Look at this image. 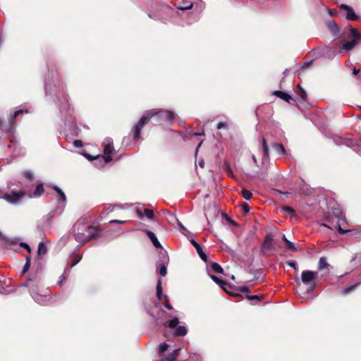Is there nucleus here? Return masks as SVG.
<instances>
[{
    "label": "nucleus",
    "instance_id": "4",
    "mask_svg": "<svg viewBox=\"0 0 361 361\" xmlns=\"http://www.w3.org/2000/svg\"><path fill=\"white\" fill-rule=\"evenodd\" d=\"M318 277V272L310 270L303 271L301 274L302 282L308 286L306 295L303 297L307 300H313L316 295L314 294V290L317 285V279Z\"/></svg>",
    "mask_w": 361,
    "mask_h": 361
},
{
    "label": "nucleus",
    "instance_id": "6",
    "mask_svg": "<svg viewBox=\"0 0 361 361\" xmlns=\"http://www.w3.org/2000/svg\"><path fill=\"white\" fill-rule=\"evenodd\" d=\"M343 34L345 35L348 38L351 39V40L345 42L342 45V49L345 51L352 50L361 40V33L351 25L344 30Z\"/></svg>",
    "mask_w": 361,
    "mask_h": 361
},
{
    "label": "nucleus",
    "instance_id": "38",
    "mask_svg": "<svg viewBox=\"0 0 361 361\" xmlns=\"http://www.w3.org/2000/svg\"><path fill=\"white\" fill-rule=\"evenodd\" d=\"M228 127V122L227 121H221L219 122L216 125V128L218 130H221L222 128H226Z\"/></svg>",
    "mask_w": 361,
    "mask_h": 361
},
{
    "label": "nucleus",
    "instance_id": "2",
    "mask_svg": "<svg viewBox=\"0 0 361 361\" xmlns=\"http://www.w3.org/2000/svg\"><path fill=\"white\" fill-rule=\"evenodd\" d=\"M152 118H154L155 123L157 124H161L163 123L171 124L174 121L175 114L171 111L162 109H153L147 111L141 116L132 130L133 137L135 140L140 138L142 128Z\"/></svg>",
    "mask_w": 361,
    "mask_h": 361
},
{
    "label": "nucleus",
    "instance_id": "62",
    "mask_svg": "<svg viewBox=\"0 0 361 361\" xmlns=\"http://www.w3.org/2000/svg\"><path fill=\"white\" fill-rule=\"evenodd\" d=\"M255 224H261V222L257 218L254 217Z\"/></svg>",
    "mask_w": 361,
    "mask_h": 361
},
{
    "label": "nucleus",
    "instance_id": "60",
    "mask_svg": "<svg viewBox=\"0 0 361 361\" xmlns=\"http://www.w3.org/2000/svg\"><path fill=\"white\" fill-rule=\"evenodd\" d=\"M195 356L196 357V360L197 361H202V357H201L200 355H195Z\"/></svg>",
    "mask_w": 361,
    "mask_h": 361
},
{
    "label": "nucleus",
    "instance_id": "41",
    "mask_svg": "<svg viewBox=\"0 0 361 361\" xmlns=\"http://www.w3.org/2000/svg\"><path fill=\"white\" fill-rule=\"evenodd\" d=\"M19 245L21 247L25 249L29 253L31 252V248H30V245L27 243H24V242H20L19 243Z\"/></svg>",
    "mask_w": 361,
    "mask_h": 361
},
{
    "label": "nucleus",
    "instance_id": "47",
    "mask_svg": "<svg viewBox=\"0 0 361 361\" xmlns=\"http://www.w3.org/2000/svg\"><path fill=\"white\" fill-rule=\"evenodd\" d=\"M73 145L75 147H81L83 144H82V140H75L74 142H73Z\"/></svg>",
    "mask_w": 361,
    "mask_h": 361
},
{
    "label": "nucleus",
    "instance_id": "7",
    "mask_svg": "<svg viewBox=\"0 0 361 361\" xmlns=\"http://www.w3.org/2000/svg\"><path fill=\"white\" fill-rule=\"evenodd\" d=\"M32 282V279H29L27 281L22 284L23 286L30 287L29 291L32 298L35 300L36 302L41 305H47L50 300V297L49 295L39 294L38 292V288L36 285H32L30 286V283Z\"/></svg>",
    "mask_w": 361,
    "mask_h": 361
},
{
    "label": "nucleus",
    "instance_id": "39",
    "mask_svg": "<svg viewBox=\"0 0 361 361\" xmlns=\"http://www.w3.org/2000/svg\"><path fill=\"white\" fill-rule=\"evenodd\" d=\"M82 155H83L85 157H86L88 160H90V161L94 160V159H101L100 155H97V156H96V157H93V156H92V155H90V154H88V153H87V152H83V153H82Z\"/></svg>",
    "mask_w": 361,
    "mask_h": 361
},
{
    "label": "nucleus",
    "instance_id": "22",
    "mask_svg": "<svg viewBox=\"0 0 361 361\" xmlns=\"http://www.w3.org/2000/svg\"><path fill=\"white\" fill-rule=\"evenodd\" d=\"M272 147L278 154H279V155H286V150L282 144L274 143L272 145Z\"/></svg>",
    "mask_w": 361,
    "mask_h": 361
},
{
    "label": "nucleus",
    "instance_id": "52",
    "mask_svg": "<svg viewBox=\"0 0 361 361\" xmlns=\"http://www.w3.org/2000/svg\"><path fill=\"white\" fill-rule=\"evenodd\" d=\"M164 306L169 310H173V307L169 303L168 301L164 303Z\"/></svg>",
    "mask_w": 361,
    "mask_h": 361
},
{
    "label": "nucleus",
    "instance_id": "15",
    "mask_svg": "<svg viewBox=\"0 0 361 361\" xmlns=\"http://www.w3.org/2000/svg\"><path fill=\"white\" fill-rule=\"evenodd\" d=\"M274 248L273 235L269 233L266 235L265 239L262 245V250H271Z\"/></svg>",
    "mask_w": 361,
    "mask_h": 361
},
{
    "label": "nucleus",
    "instance_id": "20",
    "mask_svg": "<svg viewBox=\"0 0 361 361\" xmlns=\"http://www.w3.org/2000/svg\"><path fill=\"white\" fill-rule=\"evenodd\" d=\"M261 144L262 147L263 159H268L269 157V148L267 141L264 137L261 139Z\"/></svg>",
    "mask_w": 361,
    "mask_h": 361
},
{
    "label": "nucleus",
    "instance_id": "17",
    "mask_svg": "<svg viewBox=\"0 0 361 361\" xmlns=\"http://www.w3.org/2000/svg\"><path fill=\"white\" fill-rule=\"evenodd\" d=\"M341 235H348L349 236H355L358 232L355 229H345L344 227H335Z\"/></svg>",
    "mask_w": 361,
    "mask_h": 361
},
{
    "label": "nucleus",
    "instance_id": "34",
    "mask_svg": "<svg viewBox=\"0 0 361 361\" xmlns=\"http://www.w3.org/2000/svg\"><path fill=\"white\" fill-rule=\"evenodd\" d=\"M108 224H124L127 223V220L126 219H114L111 217L109 218Z\"/></svg>",
    "mask_w": 361,
    "mask_h": 361
},
{
    "label": "nucleus",
    "instance_id": "45",
    "mask_svg": "<svg viewBox=\"0 0 361 361\" xmlns=\"http://www.w3.org/2000/svg\"><path fill=\"white\" fill-rule=\"evenodd\" d=\"M81 258H82L81 257H77V258L75 259V261L73 262V263L71 264V267H70V268H67V269H66V271H70V269H71V268H73V267H75L78 263H79V262L81 260Z\"/></svg>",
    "mask_w": 361,
    "mask_h": 361
},
{
    "label": "nucleus",
    "instance_id": "13",
    "mask_svg": "<svg viewBox=\"0 0 361 361\" xmlns=\"http://www.w3.org/2000/svg\"><path fill=\"white\" fill-rule=\"evenodd\" d=\"M326 25L331 33L334 37H338L340 34V28L336 21L334 20H327L326 21Z\"/></svg>",
    "mask_w": 361,
    "mask_h": 361
},
{
    "label": "nucleus",
    "instance_id": "54",
    "mask_svg": "<svg viewBox=\"0 0 361 361\" xmlns=\"http://www.w3.org/2000/svg\"><path fill=\"white\" fill-rule=\"evenodd\" d=\"M240 290L243 293H248L249 292V288L247 286H243L240 288Z\"/></svg>",
    "mask_w": 361,
    "mask_h": 361
},
{
    "label": "nucleus",
    "instance_id": "28",
    "mask_svg": "<svg viewBox=\"0 0 361 361\" xmlns=\"http://www.w3.org/2000/svg\"><path fill=\"white\" fill-rule=\"evenodd\" d=\"M47 252V249L43 242H40L38 245L37 255L38 256L44 255Z\"/></svg>",
    "mask_w": 361,
    "mask_h": 361
},
{
    "label": "nucleus",
    "instance_id": "53",
    "mask_svg": "<svg viewBox=\"0 0 361 361\" xmlns=\"http://www.w3.org/2000/svg\"><path fill=\"white\" fill-rule=\"evenodd\" d=\"M192 4H190L189 6H180L179 7L180 9L181 10H187V9H190L192 8Z\"/></svg>",
    "mask_w": 361,
    "mask_h": 361
},
{
    "label": "nucleus",
    "instance_id": "23",
    "mask_svg": "<svg viewBox=\"0 0 361 361\" xmlns=\"http://www.w3.org/2000/svg\"><path fill=\"white\" fill-rule=\"evenodd\" d=\"M157 297L159 300H161L163 298L165 299L167 298V295H163L162 293L161 281L160 279L157 281Z\"/></svg>",
    "mask_w": 361,
    "mask_h": 361
},
{
    "label": "nucleus",
    "instance_id": "26",
    "mask_svg": "<svg viewBox=\"0 0 361 361\" xmlns=\"http://www.w3.org/2000/svg\"><path fill=\"white\" fill-rule=\"evenodd\" d=\"M3 241H4L7 244H10V245H14V244H17V243H19V238H17V237H8V236H6L4 235H3Z\"/></svg>",
    "mask_w": 361,
    "mask_h": 361
},
{
    "label": "nucleus",
    "instance_id": "63",
    "mask_svg": "<svg viewBox=\"0 0 361 361\" xmlns=\"http://www.w3.org/2000/svg\"><path fill=\"white\" fill-rule=\"evenodd\" d=\"M282 238H283V241H284L285 243H286V240H288L286 238V235H283Z\"/></svg>",
    "mask_w": 361,
    "mask_h": 361
},
{
    "label": "nucleus",
    "instance_id": "11",
    "mask_svg": "<svg viewBox=\"0 0 361 361\" xmlns=\"http://www.w3.org/2000/svg\"><path fill=\"white\" fill-rule=\"evenodd\" d=\"M169 261V257L166 251L164 252V256L161 262L158 264L157 271L162 276H165L167 274L166 264Z\"/></svg>",
    "mask_w": 361,
    "mask_h": 361
},
{
    "label": "nucleus",
    "instance_id": "51",
    "mask_svg": "<svg viewBox=\"0 0 361 361\" xmlns=\"http://www.w3.org/2000/svg\"><path fill=\"white\" fill-rule=\"evenodd\" d=\"M24 111L23 110H18V111H16L15 113H14V115H13V120H16L17 116L18 115H20V114H23Z\"/></svg>",
    "mask_w": 361,
    "mask_h": 361
},
{
    "label": "nucleus",
    "instance_id": "1",
    "mask_svg": "<svg viewBox=\"0 0 361 361\" xmlns=\"http://www.w3.org/2000/svg\"><path fill=\"white\" fill-rule=\"evenodd\" d=\"M13 185L14 184L11 183L8 184L9 190L8 192H4L0 189V199H4L11 204L20 203L25 197H27L30 199L39 197L44 192V184L42 183L37 184L33 191H32V185H25L18 190L13 188Z\"/></svg>",
    "mask_w": 361,
    "mask_h": 361
},
{
    "label": "nucleus",
    "instance_id": "40",
    "mask_svg": "<svg viewBox=\"0 0 361 361\" xmlns=\"http://www.w3.org/2000/svg\"><path fill=\"white\" fill-rule=\"evenodd\" d=\"M169 348V345L166 343H161L159 345V353H162L165 352Z\"/></svg>",
    "mask_w": 361,
    "mask_h": 361
},
{
    "label": "nucleus",
    "instance_id": "10",
    "mask_svg": "<svg viewBox=\"0 0 361 361\" xmlns=\"http://www.w3.org/2000/svg\"><path fill=\"white\" fill-rule=\"evenodd\" d=\"M339 8L341 10H343L346 12L345 13V18L348 20L350 21H356L359 19L358 15L355 13L353 8L345 4H341L339 6Z\"/></svg>",
    "mask_w": 361,
    "mask_h": 361
},
{
    "label": "nucleus",
    "instance_id": "59",
    "mask_svg": "<svg viewBox=\"0 0 361 361\" xmlns=\"http://www.w3.org/2000/svg\"><path fill=\"white\" fill-rule=\"evenodd\" d=\"M359 72H360V70H357L356 68H354L353 73V75H356L358 74Z\"/></svg>",
    "mask_w": 361,
    "mask_h": 361
},
{
    "label": "nucleus",
    "instance_id": "18",
    "mask_svg": "<svg viewBox=\"0 0 361 361\" xmlns=\"http://www.w3.org/2000/svg\"><path fill=\"white\" fill-rule=\"evenodd\" d=\"M147 235L150 239L152 243L156 248L158 249V248L162 247V246H161V243H159V241L158 240L156 235L153 232L147 231Z\"/></svg>",
    "mask_w": 361,
    "mask_h": 361
},
{
    "label": "nucleus",
    "instance_id": "50",
    "mask_svg": "<svg viewBox=\"0 0 361 361\" xmlns=\"http://www.w3.org/2000/svg\"><path fill=\"white\" fill-rule=\"evenodd\" d=\"M242 207L245 212H248L250 209V206L247 203H244Z\"/></svg>",
    "mask_w": 361,
    "mask_h": 361
},
{
    "label": "nucleus",
    "instance_id": "55",
    "mask_svg": "<svg viewBox=\"0 0 361 361\" xmlns=\"http://www.w3.org/2000/svg\"><path fill=\"white\" fill-rule=\"evenodd\" d=\"M179 231L183 234H185V233L188 231L186 227H179Z\"/></svg>",
    "mask_w": 361,
    "mask_h": 361
},
{
    "label": "nucleus",
    "instance_id": "29",
    "mask_svg": "<svg viewBox=\"0 0 361 361\" xmlns=\"http://www.w3.org/2000/svg\"><path fill=\"white\" fill-rule=\"evenodd\" d=\"M53 189L57 192L59 196V200L60 201L66 202V197L65 193L61 190V188H59L58 186H54Z\"/></svg>",
    "mask_w": 361,
    "mask_h": 361
},
{
    "label": "nucleus",
    "instance_id": "57",
    "mask_svg": "<svg viewBox=\"0 0 361 361\" xmlns=\"http://www.w3.org/2000/svg\"><path fill=\"white\" fill-rule=\"evenodd\" d=\"M61 277V279L58 281V284H59V286H61V285L62 284L63 281L65 279V276H64V274H62Z\"/></svg>",
    "mask_w": 361,
    "mask_h": 361
},
{
    "label": "nucleus",
    "instance_id": "16",
    "mask_svg": "<svg viewBox=\"0 0 361 361\" xmlns=\"http://www.w3.org/2000/svg\"><path fill=\"white\" fill-rule=\"evenodd\" d=\"M190 243L192 244V245L195 247L196 251L197 254L199 255L200 257L204 261L207 262V255L204 252L201 245L195 241L194 239L190 240Z\"/></svg>",
    "mask_w": 361,
    "mask_h": 361
},
{
    "label": "nucleus",
    "instance_id": "46",
    "mask_svg": "<svg viewBox=\"0 0 361 361\" xmlns=\"http://www.w3.org/2000/svg\"><path fill=\"white\" fill-rule=\"evenodd\" d=\"M287 264L292 268H293L294 269H297L298 268V266H297V263L293 261V260H289L287 262Z\"/></svg>",
    "mask_w": 361,
    "mask_h": 361
},
{
    "label": "nucleus",
    "instance_id": "21",
    "mask_svg": "<svg viewBox=\"0 0 361 361\" xmlns=\"http://www.w3.org/2000/svg\"><path fill=\"white\" fill-rule=\"evenodd\" d=\"M284 215L289 216L290 219H295V211L290 207L285 206L282 208Z\"/></svg>",
    "mask_w": 361,
    "mask_h": 361
},
{
    "label": "nucleus",
    "instance_id": "36",
    "mask_svg": "<svg viewBox=\"0 0 361 361\" xmlns=\"http://www.w3.org/2000/svg\"><path fill=\"white\" fill-rule=\"evenodd\" d=\"M263 295H247L246 298L250 300H256L257 301H259L263 298Z\"/></svg>",
    "mask_w": 361,
    "mask_h": 361
},
{
    "label": "nucleus",
    "instance_id": "35",
    "mask_svg": "<svg viewBox=\"0 0 361 361\" xmlns=\"http://www.w3.org/2000/svg\"><path fill=\"white\" fill-rule=\"evenodd\" d=\"M241 194L243 198L247 200H250L252 196V193L250 190H247L246 189H243L241 191Z\"/></svg>",
    "mask_w": 361,
    "mask_h": 361
},
{
    "label": "nucleus",
    "instance_id": "5",
    "mask_svg": "<svg viewBox=\"0 0 361 361\" xmlns=\"http://www.w3.org/2000/svg\"><path fill=\"white\" fill-rule=\"evenodd\" d=\"M209 226L221 223L222 224H230L231 226H238L226 213L220 212L216 208L212 210H207L205 214Z\"/></svg>",
    "mask_w": 361,
    "mask_h": 361
},
{
    "label": "nucleus",
    "instance_id": "61",
    "mask_svg": "<svg viewBox=\"0 0 361 361\" xmlns=\"http://www.w3.org/2000/svg\"><path fill=\"white\" fill-rule=\"evenodd\" d=\"M252 160H253L254 163H255V164H256V163H257V158H256V157H255V155H252Z\"/></svg>",
    "mask_w": 361,
    "mask_h": 361
},
{
    "label": "nucleus",
    "instance_id": "8",
    "mask_svg": "<svg viewBox=\"0 0 361 361\" xmlns=\"http://www.w3.org/2000/svg\"><path fill=\"white\" fill-rule=\"evenodd\" d=\"M329 222L335 224V226L348 225L349 223L345 218V216L340 208H335L333 211V215L330 217Z\"/></svg>",
    "mask_w": 361,
    "mask_h": 361
},
{
    "label": "nucleus",
    "instance_id": "44",
    "mask_svg": "<svg viewBox=\"0 0 361 361\" xmlns=\"http://www.w3.org/2000/svg\"><path fill=\"white\" fill-rule=\"evenodd\" d=\"M286 246H287V247L288 249L293 250H297L295 244L293 243L290 242L289 240H286Z\"/></svg>",
    "mask_w": 361,
    "mask_h": 361
},
{
    "label": "nucleus",
    "instance_id": "42",
    "mask_svg": "<svg viewBox=\"0 0 361 361\" xmlns=\"http://www.w3.org/2000/svg\"><path fill=\"white\" fill-rule=\"evenodd\" d=\"M357 260L358 265H361V253H357L352 258V262H355Z\"/></svg>",
    "mask_w": 361,
    "mask_h": 361
},
{
    "label": "nucleus",
    "instance_id": "3",
    "mask_svg": "<svg viewBox=\"0 0 361 361\" xmlns=\"http://www.w3.org/2000/svg\"><path fill=\"white\" fill-rule=\"evenodd\" d=\"M120 234L116 227H78L77 231H74L75 240L81 244L92 239L101 238L110 240Z\"/></svg>",
    "mask_w": 361,
    "mask_h": 361
},
{
    "label": "nucleus",
    "instance_id": "56",
    "mask_svg": "<svg viewBox=\"0 0 361 361\" xmlns=\"http://www.w3.org/2000/svg\"><path fill=\"white\" fill-rule=\"evenodd\" d=\"M90 217L85 218L84 219V221L82 222V224H90ZM79 224H81V223H79Z\"/></svg>",
    "mask_w": 361,
    "mask_h": 361
},
{
    "label": "nucleus",
    "instance_id": "30",
    "mask_svg": "<svg viewBox=\"0 0 361 361\" xmlns=\"http://www.w3.org/2000/svg\"><path fill=\"white\" fill-rule=\"evenodd\" d=\"M329 266V264H328L326 257H322L319 258V264H318L319 270H322L325 268H327Z\"/></svg>",
    "mask_w": 361,
    "mask_h": 361
},
{
    "label": "nucleus",
    "instance_id": "27",
    "mask_svg": "<svg viewBox=\"0 0 361 361\" xmlns=\"http://www.w3.org/2000/svg\"><path fill=\"white\" fill-rule=\"evenodd\" d=\"M180 349L173 350L168 356L162 358V361H174L178 356Z\"/></svg>",
    "mask_w": 361,
    "mask_h": 361
},
{
    "label": "nucleus",
    "instance_id": "64",
    "mask_svg": "<svg viewBox=\"0 0 361 361\" xmlns=\"http://www.w3.org/2000/svg\"><path fill=\"white\" fill-rule=\"evenodd\" d=\"M3 233L0 232V240H3Z\"/></svg>",
    "mask_w": 361,
    "mask_h": 361
},
{
    "label": "nucleus",
    "instance_id": "9",
    "mask_svg": "<svg viewBox=\"0 0 361 361\" xmlns=\"http://www.w3.org/2000/svg\"><path fill=\"white\" fill-rule=\"evenodd\" d=\"M114 148L111 140H106L104 142V156L100 155L101 159H104L105 163H109L112 160L110 154L113 152Z\"/></svg>",
    "mask_w": 361,
    "mask_h": 361
},
{
    "label": "nucleus",
    "instance_id": "14",
    "mask_svg": "<svg viewBox=\"0 0 361 361\" xmlns=\"http://www.w3.org/2000/svg\"><path fill=\"white\" fill-rule=\"evenodd\" d=\"M136 213L140 219H142L144 216L149 219H152L154 217V211L147 208H137Z\"/></svg>",
    "mask_w": 361,
    "mask_h": 361
},
{
    "label": "nucleus",
    "instance_id": "12",
    "mask_svg": "<svg viewBox=\"0 0 361 361\" xmlns=\"http://www.w3.org/2000/svg\"><path fill=\"white\" fill-rule=\"evenodd\" d=\"M164 214H165V219L167 221V223L170 226H176V225L183 226L182 224L180 223V221L178 220V219L176 217V216L174 214L171 213L168 211H165Z\"/></svg>",
    "mask_w": 361,
    "mask_h": 361
},
{
    "label": "nucleus",
    "instance_id": "43",
    "mask_svg": "<svg viewBox=\"0 0 361 361\" xmlns=\"http://www.w3.org/2000/svg\"><path fill=\"white\" fill-rule=\"evenodd\" d=\"M298 87L300 90V95L301 99L303 100H305L306 97H307V94H306L305 91L301 87L300 85H299V84L298 85Z\"/></svg>",
    "mask_w": 361,
    "mask_h": 361
},
{
    "label": "nucleus",
    "instance_id": "49",
    "mask_svg": "<svg viewBox=\"0 0 361 361\" xmlns=\"http://www.w3.org/2000/svg\"><path fill=\"white\" fill-rule=\"evenodd\" d=\"M328 13L330 16L333 17L338 13V11L336 9H328Z\"/></svg>",
    "mask_w": 361,
    "mask_h": 361
},
{
    "label": "nucleus",
    "instance_id": "19",
    "mask_svg": "<svg viewBox=\"0 0 361 361\" xmlns=\"http://www.w3.org/2000/svg\"><path fill=\"white\" fill-rule=\"evenodd\" d=\"M273 94L276 96L277 97L288 102V103L292 99V97H290V95H289L288 93L281 91V90L274 91L273 92Z\"/></svg>",
    "mask_w": 361,
    "mask_h": 361
},
{
    "label": "nucleus",
    "instance_id": "32",
    "mask_svg": "<svg viewBox=\"0 0 361 361\" xmlns=\"http://www.w3.org/2000/svg\"><path fill=\"white\" fill-rule=\"evenodd\" d=\"M23 176L30 181H32L35 179L33 173L30 170H25L23 171Z\"/></svg>",
    "mask_w": 361,
    "mask_h": 361
},
{
    "label": "nucleus",
    "instance_id": "58",
    "mask_svg": "<svg viewBox=\"0 0 361 361\" xmlns=\"http://www.w3.org/2000/svg\"><path fill=\"white\" fill-rule=\"evenodd\" d=\"M25 260H26V262H25V263L30 264L31 258H30V256H26V257H25Z\"/></svg>",
    "mask_w": 361,
    "mask_h": 361
},
{
    "label": "nucleus",
    "instance_id": "25",
    "mask_svg": "<svg viewBox=\"0 0 361 361\" xmlns=\"http://www.w3.org/2000/svg\"><path fill=\"white\" fill-rule=\"evenodd\" d=\"M211 279L217 283L221 288H222L225 291L228 292L226 286H227V283L224 281L223 280L220 279L217 276L214 275H210Z\"/></svg>",
    "mask_w": 361,
    "mask_h": 361
},
{
    "label": "nucleus",
    "instance_id": "37",
    "mask_svg": "<svg viewBox=\"0 0 361 361\" xmlns=\"http://www.w3.org/2000/svg\"><path fill=\"white\" fill-rule=\"evenodd\" d=\"M357 286V284H355V285H353L351 286H349L348 288H345L343 290V294H348L350 293L351 291L354 290L356 287Z\"/></svg>",
    "mask_w": 361,
    "mask_h": 361
},
{
    "label": "nucleus",
    "instance_id": "31",
    "mask_svg": "<svg viewBox=\"0 0 361 361\" xmlns=\"http://www.w3.org/2000/svg\"><path fill=\"white\" fill-rule=\"evenodd\" d=\"M211 269L214 272L217 273V274H221L223 272L222 267L218 263H216V262H212L211 264Z\"/></svg>",
    "mask_w": 361,
    "mask_h": 361
},
{
    "label": "nucleus",
    "instance_id": "33",
    "mask_svg": "<svg viewBox=\"0 0 361 361\" xmlns=\"http://www.w3.org/2000/svg\"><path fill=\"white\" fill-rule=\"evenodd\" d=\"M179 323V319L178 317H175L173 319L169 321L168 324L169 327L171 329H173L177 326Z\"/></svg>",
    "mask_w": 361,
    "mask_h": 361
},
{
    "label": "nucleus",
    "instance_id": "48",
    "mask_svg": "<svg viewBox=\"0 0 361 361\" xmlns=\"http://www.w3.org/2000/svg\"><path fill=\"white\" fill-rule=\"evenodd\" d=\"M30 267V264L25 263L23 267L22 274H24L25 273H26L28 271Z\"/></svg>",
    "mask_w": 361,
    "mask_h": 361
},
{
    "label": "nucleus",
    "instance_id": "24",
    "mask_svg": "<svg viewBox=\"0 0 361 361\" xmlns=\"http://www.w3.org/2000/svg\"><path fill=\"white\" fill-rule=\"evenodd\" d=\"M188 329L185 326H179L176 328L174 332V336H184L187 334Z\"/></svg>",
    "mask_w": 361,
    "mask_h": 361
}]
</instances>
